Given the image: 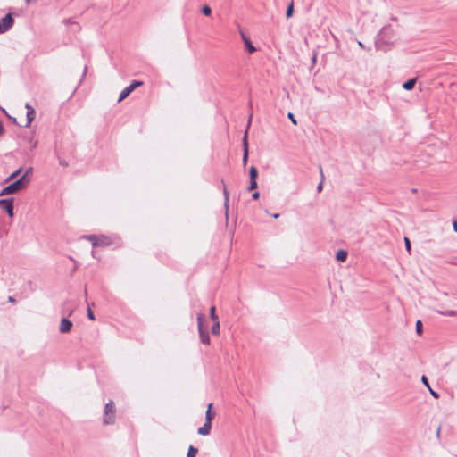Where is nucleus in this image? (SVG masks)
<instances>
[{"mask_svg": "<svg viewBox=\"0 0 457 457\" xmlns=\"http://www.w3.org/2000/svg\"><path fill=\"white\" fill-rule=\"evenodd\" d=\"M81 238L90 241L94 247L108 246L113 243L112 239L110 237L104 236V235H100V236L85 235V236H82Z\"/></svg>", "mask_w": 457, "mask_h": 457, "instance_id": "nucleus-1", "label": "nucleus"}, {"mask_svg": "<svg viewBox=\"0 0 457 457\" xmlns=\"http://www.w3.org/2000/svg\"><path fill=\"white\" fill-rule=\"evenodd\" d=\"M26 180L24 178H20L9 186L5 187L1 192L0 196L15 194L26 188Z\"/></svg>", "mask_w": 457, "mask_h": 457, "instance_id": "nucleus-2", "label": "nucleus"}, {"mask_svg": "<svg viewBox=\"0 0 457 457\" xmlns=\"http://www.w3.org/2000/svg\"><path fill=\"white\" fill-rule=\"evenodd\" d=\"M116 418V408L113 401H109L104 411L103 423L104 425H112L115 422Z\"/></svg>", "mask_w": 457, "mask_h": 457, "instance_id": "nucleus-3", "label": "nucleus"}, {"mask_svg": "<svg viewBox=\"0 0 457 457\" xmlns=\"http://www.w3.org/2000/svg\"><path fill=\"white\" fill-rule=\"evenodd\" d=\"M392 33V29L390 28H383L379 34L378 35V38L376 41V45L378 48H382L381 44H392L393 40L389 37V35Z\"/></svg>", "mask_w": 457, "mask_h": 457, "instance_id": "nucleus-4", "label": "nucleus"}, {"mask_svg": "<svg viewBox=\"0 0 457 457\" xmlns=\"http://www.w3.org/2000/svg\"><path fill=\"white\" fill-rule=\"evenodd\" d=\"M203 319H204V315L202 313H198L197 314V327H198L200 340L203 344L209 345L210 337H209V334L204 328Z\"/></svg>", "mask_w": 457, "mask_h": 457, "instance_id": "nucleus-5", "label": "nucleus"}, {"mask_svg": "<svg viewBox=\"0 0 457 457\" xmlns=\"http://www.w3.org/2000/svg\"><path fill=\"white\" fill-rule=\"evenodd\" d=\"M14 20L12 14H6L0 21V34L8 31L13 25Z\"/></svg>", "mask_w": 457, "mask_h": 457, "instance_id": "nucleus-6", "label": "nucleus"}, {"mask_svg": "<svg viewBox=\"0 0 457 457\" xmlns=\"http://www.w3.org/2000/svg\"><path fill=\"white\" fill-rule=\"evenodd\" d=\"M0 206L7 212L9 217L12 218L14 216L12 198L0 200Z\"/></svg>", "mask_w": 457, "mask_h": 457, "instance_id": "nucleus-7", "label": "nucleus"}, {"mask_svg": "<svg viewBox=\"0 0 457 457\" xmlns=\"http://www.w3.org/2000/svg\"><path fill=\"white\" fill-rule=\"evenodd\" d=\"M72 322L67 318H62L60 321L59 331L60 333H69L72 328Z\"/></svg>", "mask_w": 457, "mask_h": 457, "instance_id": "nucleus-8", "label": "nucleus"}, {"mask_svg": "<svg viewBox=\"0 0 457 457\" xmlns=\"http://www.w3.org/2000/svg\"><path fill=\"white\" fill-rule=\"evenodd\" d=\"M25 108L27 110V123H26L25 127L29 128L30 126L31 122L36 118V112H35L34 108L29 104H26Z\"/></svg>", "mask_w": 457, "mask_h": 457, "instance_id": "nucleus-9", "label": "nucleus"}, {"mask_svg": "<svg viewBox=\"0 0 457 457\" xmlns=\"http://www.w3.org/2000/svg\"><path fill=\"white\" fill-rule=\"evenodd\" d=\"M248 130L246 129L244 138H243V147H244V154H243V163L245 165L248 160V141H247Z\"/></svg>", "mask_w": 457, "mask_h": 457, "instance_id": "nucleus-10", "label": "nucleus"}, {"mask_svg": "<svg viewBox=\"0 0 457 457\" xmlns=\"http://www.w3.org/2000/svg\"><path fill=\"white\" fill-rule=\"evenodd\" d=\"M211 427H212V423L205 421L204 426H202L201 428H198L197 432L201 436H207L210 434Z\"/></svg>", "mask_w": 457, "mask_h": 457, "instance_id": "nucleus-11", "label": "nucleus"}, {"mask_svg": "<svg viewBox=\"0 0 457 457\" xmlns=\"http://www.w3.org/2000/svg\"><path fill=\"white\" fill-rule=\"evenodd\" d=\"M132 93L131 89L129 87H126L120 94L118 102H121L126 97H128Z\"/></svg>", "mask_w": 457, "mask_h": 457, "instance_id": "nucleus-12", "label": "nucleus"}, {"mask_svg": "<svg viewBox=\"0 0 457 457\" xmlns=\"http://www.w3.org/2000/svg\"><path fill=\"white\" fill-rule=\"evenodd\" d=\"M347 258V252L345 250H338L336 253V259L338 262H345Z\"/></svg>", "mask_w": 457, "mask_h": 457, "instance_id": "nucleus-13", "label": "nucleus"}, {"mask_svg": "<svg viewBox=\"0 0 457 457\" xmlns=\"http://www.w3.org/2000/svg\"><path fill=\"white\" fill-rule=\"evenodd\" d=\"M212 403H209L208 404V409L206 411V413H205V421L206 422H209V423H212V420L214 417V414L212 412Z\"/></svg>", "mask_w": 457, "mask_h": 457, "instance_id": "nucleus-14", "label": "nucleus"}, {"mask_svg": "<svg viewBox=\"0 0 457 457\" xmlns=\"http://www.w3.org/2000/svg\"><path fill=\"white\" fill-rule=\"evenodd\" d=\"M416 84V79H411L403 83V87L405 90H411Z\"/></svg>", "mask_w": 457, "mask_h": 457, "instance_id": "nucleus-15", "label": "nucleus"}, {"mask_svg": "<svg viewBox=\"0 0 457 457\" xmlns=\"http://www.w3.org/2000/svg\"><path fill=\"white\" fill-rule=\"evenodd\" d=\"M32 170L33 169L32 168H29L26 170V171L24 172V174L21 177V178H24L25 180H26V186L28 187V185L29 184L30 182V175L32 174Z\"/></svg>", "mask_w": 457, "mask_h": 457, "instance_id": "nucleus-16", "label": "nucleus"}, {"mask_svg": "<svg viewBox=\"0 0 457 457\" xmlns=\"http://www.w3.org/2000/svg\"><path fill=\"white\" fill-rule=\"evenodd\" d=\"M250 180H256L258 176V170L256 167L251 166L249 170Z\"/></svg>", "mask_w": 457, "mask_h": 457, "instance_id": "nucleus-17", "label": "nucleus"}, {"mask_svg": "<svg viewBox=\"0 0 457 457\" xmlns=\"http://www.w3.org/2000/svg\"><path fill=\"white\" fill-rule=\"evenodd\" d=\"M22 168L20 167L15 171H13L5 180V182H9L14 179H16L21 173Z\"/></svg>", "mask_w": 457, "mask_h": 457, "instance_id": "nucleus-18", "label": "nucleus"}, {"mask_svg": "<svg viewBox=\"0 0 457 457\" xmlns=\"http://www.w3.org/2000/svg\"><path fill=\"white\" fill-rule=\"evenodd\" d=\"M245 44V49L249 52V53H253L256 51V48L255 46H253V44L251 43L250 40H245L244 42Z\"/></svg>", "mask_w": 457, "mask_h": 457, "instance_id": "nucleus-19", "label": "nucleus"}, {"mask_svg": "<svg viewBox=\"0 0 457 457\" xmlns=\"http://www.w3.org/2000/svg\"><path fill=\"white\" fill-rule=\"evenodd\" d=\"M197 452V448L194 447L193 445H190L188 448L187 457H195Z\"/></svg>", "mask_w": 457, "mask_h": 457, "instance_id": "nucleus-20", "label": "nucleus"}, {"mask_svg": "<svg viewBox=\"0 0 457 457\" xmlns=\"http://www.w3.org/2000/svg\"><path fill=\"white\" fill-rule=\"evenodd\" d=\"M212 332L214 335H218L220 333V322L219 320L214 321L212 327Z\"/></svg>", "mask_w": 457, "mask_h": 457, "instance_id": "nucleus-21", "label": "nucleus"}, {"mask_svg": "<svg viewBox=\"0 0 457 457\" xmlns=\"http://www.w3.org/2000/svg\"><path fill=\"white\" fill-rule=\"evenodd\" d=\"M141 85H143V82L141 81H137V80H134L129 86H128L131 91L133 92L137 87H140Z\"/></svg>", "mask_w": 457, "mask_h": 457, "instance_id": "nucleus-22", "label": "nucleus"}, {"mask_svg": "<svg viewBox=\"0 0 457 457\" xmlns=\"http://www.w3.org/2000/svg\"><path fill=\"white\" fill-rule=\"evenodd\" d=\"M320 177H321V181L320 182V184L317 186V191L318 192H321L322 190V185H323V179H324V175H323V170L322 169L320 168Z\"/></svg>", "mask_w": 457, "mask_h": 457, "instance_id": "nucleus-23", "label": "nucleus"}, {"mask_svg": "<svg viewBox=\"0 0 457 457\" xmlns=\"http://www.w3.org/2000/svg\"><path fill=\"white\" fill-rule=\"evenodd\" d=\"M293 12H294V6H293V3H291L288 5L287 12H286L287 18H290L293 15Z\"/></svg>", "mask_w": 457, "mask_h": 457, "instance_id": "nucleus-24", "label": "nucleus"}, {"mask_svg": "<svg viewBox=\"0 0 457 457\" xmlns=\"http://www.w3.org/2000/svg\"><path fill=\"white\" fill-rule=\"evenodd\" d=\"M223 195H224V198H225L224 205H225V208L227 210L228 209V192L226 187H223Z\"/></svg>", "mask_w": 457, "mask_h": 457, "instance_id": "nucleus-25", "label": "nucleus"}, {"mask_svg": "<svg viewBox=\"0 0 457 457\" xmlns=\"http://www.w3.org/2000/svg\"><path fill=\"white\" fill-rule=\"evenodd\" d=\"M210 317H211V319H212L213 321L218 320V317H217V315L215 314V307H214V306H212V307H211V309H210Z\"/></svg>", "mask_w": 457, "mask_h": 457, "instance_id": "nucleus-26", "label": "nucleus"}, {"mask_svg": "<svg viewBox=\"0 0 457 457\" xmlns=\"http://www.w3.org/2000/svg\"><path fill=\"white\" fill-rule=\"evenodd\" d=\"M439 313L445 315V316H449V317H453V316H456L457 315V311H453V310H451V311H447V312H439Z\"/></svg>", "mask_w": 457, "mask_h": 457, "instance_id": "nucleus-27", "label": "nucleus"}, {"mask_svg": "<svg viewBox=\"0 0 457 457\" xmlns=\"http://www.w3.org/2000/svg\"><path fill=\"white\" fill-rule=\"evenodd\" d=\"M202 12L205 15V16H209L211 15L212 13V9L208 6V5H204L202 9Z\"/></svg>", "mask_w": 457, "mask_h": 457, "instance_id": "nucleus-28", "label": "nucleus"}, {"mask_svg": "<svg viewBox=\"0 0 457 457\" xmlns=\"http://www.w3.org/2000/svg\"><path fill=\"white\" fill-rule=\"evenodd\" d=\"M258 187L257 180H250V185L248 187V190L252 191Z\"/></svg>", "mask_w": 457, "mask_h": 457, "instance_id": "nucleus-29", "label": "nucleus"}, {"mask_svg": "<svg viewBox=\"0 0 457 457\" xmlns=\"http://www.w3.org/2000/svg\"><path fill=\"white\" fill-rule=\"evenodd\" d=\"M416 331L418 334H421L422 332V323L420 320H417L416 322Z\"/></svg>", "mask_w": 457, "mask_h": 457, "instance_id": "nucleus-30", "label": "nucleus"}, {"mask_svg": "<svg viewBox=\"0 0 457 457\" xmlns=\"http://www.w3.org/2000/svg\"><path fill=\"white\" fill-rule=\"evenodd\" d=\"M287 117L291 120L293 124H295V125L297 124L296 120L295 119V116L292 112H288Z\"/></svg>", "mask_w": 457, "mask_h": 457, "instance_id": "nucleus-31", "label": "nucleus"}, {"mask_svg": "<svg viewBox=\"0 0 457 457\" xmlns=\"http://www.w3.org/2000/svg\"><path fill=\"white\" fill-rule=\"evenodd\" d=\"M405 246L408 252L411 251V242L407 237H404Z\"/></svg>", "mask_w": 457, "mask_h": 457, "instance_id": "nucleus-32", "label": "nucleus"}, {"mask_svg": "<svg viewBox=\"0 0 457 457\" xmlns=\"http://www.w3.org/2000/svg\"><path fill=\"white\" fill-rule=\"evenodd\" d=\"M421 381H422V383H423L426 386H428V387L429 388L428 380V378H427V377H426V376H422V378H421Z\"/></svg>", "mask_w": 457, "mask_h": 457, "instance_id": "nucleus-33", "label": "nucleus"}, {"mask_svg": "<svg viewBox=\"0 0 457 457\" xmlns=\"http://www.w3.org/2000/svg\"><path fill=\"white\" fill-rule=\"evenodd\" d=\"M87 317H88L91 320H95V316H94V313H93V312L91 311V309H88V310H87Z\"/></svg>", "mask_w": 457, "mask_h": 457, "instance_id": "nucleus-34", "label": "nucleus"}, {"mask_svg": "<svg viewBox=\"0 0 457 457\" xmlns=\"http://www.w3.org/2000/svg\"><path fill=\"white\" fill-rule=\"evenodd\" d=\"M252 197H253V199H254V200L259 199V197H260V194H259V192H254V193L252 195Z\"/></svg>", "mask_w": 457, "mask_h": 457, "instance_id": "nucleus-35", "label": "nucleus"}, {"mask_svg": "<svg viewBox=\"0 0 457 457\" xmlns=\"http://www.w3.org/2000/svg\"><path fill=\"white\" fill-rule=\"evenodd\" d=\"M240 36L244 42H245V40H249V38L245 35V33L243 31L240 32Z\"/></svg>", "mask_w": 457, "mask_h": 457, "instance_id": "nucleus-36", "label": "nucleus"}, {"mask_svg": "<svg viewBox=\"0 0 457 457\" xmlns=\"http://www.w3.org/2000/svg\"><path fill=\"white\" fill-rule=\"evenodd\" d=\"M431 395L435 397V398H437L438 397V394L436 393L435 391H433L430 387L428 388Z\"/></svg>", "mask_w": 457, "mask_h": 457, "instance_id": "nucleus-37", "label": "nucleus"}, {"mask_svg": "<svg viewBox=\"0 0 457 457\" xmlns=\"http://www.w3.org/2000/svg\"><path fill=\"white\" fill-rule=\"evenodd\" d=\"M3 133H4V127H3L2 122L0 121V136L3 135Z\"/></svg>", "mask_w": 457, "mask_h": 457, "instance_id": "nucleus-38", "label": "nucleus"}, {"mask_svg": "<svg viewBox=\"0 0 457 457\" xmlns=\"http://www.w3.org/2000/svg\"><path fill=\"white\" fill-rule=\"evenodd\" d=\"M453 227L454 231L457 233V221H453Z\"/></svg>", "mask_w": 457, "mask_h": 457, "instance_id": "nucleus-39", "label": "nucleus"}, {"mask_svg": "<svg viewBox=\"0 0 457 457\" xmlns=\"http://www.w3.org/2000/svg\"><path fill=\"white\" fill-rule=\"evenodd\" d=\"M312 62V64H315V62H316V55H313Z\"/></svg>", "mask_w": 457, "mask_h": 457, "instance_id": "nucleus-40", "label": "nucleus"}, {"mask_svg": "<svg viewBox=\"0 0 457 457\" xmlns=\"http://www.w3.org/2000/svg\"><path fill=\"white\" fill-rule=\"evenodd\" d=\"M272 217L275 218V219H278L279 217V214L275 213V214L272 215Z\"/></svg>", "mask_w": 457, "mask_h": 457, "instance_id": "nucleus-41", "label": "nucleus"}, {"mask_svg": "<svg viewBox=\"0 0 457 457\" xmlns=\"http://www.w3.org/2000/svg\"><path fill=\"white\" fill-rule=\"evenodd\" d=\"M251 119H252V115H250V118H249V120H248V125H247V128H249V126H250V123H251Z\"/></svg>", "mask_w": 457, "mask_h": 457, "instance_id": "nucleus-42", "label": "nucleus"}, {"mask_svg": "<svg viewBox=\"0 0 457 457\" xmlns=\"http://www.w3.org/2000/svg\"><path fill=\"white\" fill-rule=\"evenodd\" d=\"M87 73V67L84 68V71H83V77L86 75Z\"/></svg>", "mask_w": 457, "mask_h": 457, "instance_id": "nucleus-43", "label": "nucleus"}, {"mask_svg": "<svg viewBox=\"0 0 457 457\" xmlns=\"http://www.w3.org/2000/svg\"><path fill=\"white\" fill-rule=\"evenodd\" d=\"M358 44H359V46H360L361 48H363V47H364V46H363V45H362V43H361V41H360Z\"/></svg>", "mask_w": 457, "mask_h": 457, "instance_id": "nucleus-44", "label": "nucleus"}, {"mask_svg": "<svg viewBox=\"0 0 457 457\" xmlns=\"http://www.w3.org/2000/svg\"><path fill=\"white\" fill-rule=\"evenodd\" d=\"M37 146V142H35L34 144H32V147H36Z\"/></svg>", "mask_w": 457, "mask_h": 457, "instance_id": "nucleus-45", "label": "nucleus"}, {"mask_svg": "<svg viewBox=\"0 0 457 457\" xmlns=\"http://www.w3.org/2000/svg\"><path fill=\"white\" fill-rule=\"evenodd\" d=\"M95 253H96L95 251H92V256L93 257H96Z\"/></svg>", "mask_w": 457, "mask_h": 457, "instance_id": "nucleus-46", "label": "nucleus"}, {"mask_svg": "<svg viewBox=\"0 0 457 457\" xmlns=\"http://www.w3.org/2000/svg\"><path fill=\"white\" fill-rule=\"evenodd\" d=\"M60 163H61L62 165H63V166H66V165H67L66 163L62 162H61Z\"/></svg>", "mask_w": 457, "mask_h": 457, "instance_id": "nucleus-47", "label": "nucleus"}, {"mask_svg": "<svg viewBox=\"0 0 457 457\" xmlns=\"http://www.w3.org/2000/svg\"><path fill=\"white\" fill-rule=\"evenodd\" d=\"M27 1L29 2V0H27Z\"/></svg>", "mask_w": 457, "mask_h": 457, "instance_id": "nucleus-48", "label": "nucleus"}]
</instances>
